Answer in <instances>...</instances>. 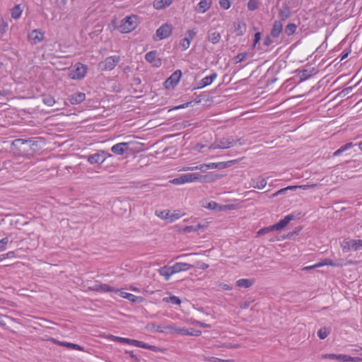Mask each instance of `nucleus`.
<instances>
[{"label": "nucleus", "mask_w": 362, "mask_h": 362, "mask_svg": "<svg viewBox=\"0 0 362 362\" xmlns=\"http://www.w3.org/2000/svg\"><path fill=\"white\" fill-rule=\"evenodd\" d=\"M100 153L102 157L103 158L104 162L107 158L112 157V154L105 151H100Z\"/></svg>", "instance_id": "nucleus-58"}, {"label": "nucleus", "mask_w": 362, "mask_h": 362, "mask_svg": "<svg viewBox=\"0 0 362 362\" xmlns=\"http://www.w3.org/2000/svg\"><path fill=\"white\" fill-rule=\"evenodd\" d=\"M171 267L173 268V272H174V274H177L181 272H185L189 270V269L193 267V265L187 263L176 262Z\"/></svg>", "instance_id": "nucleus-16"}, {"label": "nucleus", "mask_w": 362, "mask_h": 362, "mask_svg": "<svg viewBox=\"0 0 362 362\" xmlns=\"http://www.w3.org/2000/svg\"><path fill=\"white\" fill-rule=\"evenodd\" d=\"M291 16V11L288 6H283L279 13V16L281 21H286Z\"/></svg>", "instance_id": "nucleus-31"}, {"label": "nucleus", "mask_w": 362, "mask_h": 362, "mask_svg": "<svg viewBox=\"0 0 362 362\" xmlns=\"http://www.w3.org/2000/svg\"><path fill=\"white\" fill-rule=\"evenodd\" d=\"M91 288H92V290L98 291V292L115 291V289L107 284H95Z\"/></svg>", "instance_id": "nucleus-26"}, {"label": "nucleus", "mask_w": 362, "mask_h": 362, "mask_svg": "<svg viewBox=\"0 0 362 362\" xmlns=\"http://www.w3.org/2000/svg\"><path fill=\"white\" fill-rule=\"evenodd\" d=\"M197 267L201 269H206L209 267V265L203 262H197Z\"/></svg>", "instance_id": "nucleus-56"}, {"label": "nucleus", "mask_w": 362, "mask_h": 362, "mask_svg": "<svg viewBox=\"0 0 362 362\" xmlns=\"http://www.w3.org/2000/svg\"><path fill=\"white\" fill-rule=\"evenodd\" d=\"M145 59L153 64L154 67H160L162 64L161 59L158 57L156 50H153L147 52L145 55Z\"/></svg>", "instance_id": "nucleus-7"}, {"label": "nucleus", "mask_w": 362, "mask_h": 362, "mask_svg": "<svg viewBox=\"0 0 362 362\" xmlns=\"http://www.w3.org/2000/svg\"><path fill=\"white\" fill-rule=\"evenodd\" d=\"M361 360L359 357H351L347 355H345L344 362H358Z\"/></svg>", "instance_id": "nucleus-53"}, {"label": "nucleus", "mask_w": 362, "mask_h": 362, "mask_svg": "<svg viewBox=\"0 0 362 362\" xmlns=\"http://www.w3.org/2000/svg\"><path fill=\"white\" fill-rule=\"evenodd\" d=\"M352 250L356 251L362 249V240H351Z\"/></svg>", "instance_id": "nucleus-43"}, {"label": "nucleus", "mask_w": 362, "mask_h": 362, "mask_svg": "<svg viewBox=\"0 0 362 362\" xmlns=\"http://www.w3.org/2000/svg\"><path fill=\"white\" fill-rule=\"evenodd\" d=\"M300 81H305L312 76V71L304 69L300 71Z\"/></svg>", "instance_id": "nucleus-42"}, {"label": "nucleus", "mask_w": 362, "mask_h": 362, "mask_svg": "<svg viewBox=\"0 0 362 362\" xmlns=\"http://www.w3.org/2000/svg\"><path fill=\"white\" fill-rule=\"evenodd\" d=\"M86 100V94L81 92L74 93L69 97V101L72 105H78Z\"/></svg>", "instance_id": "nucleus-19"}, {"label": "nucleus", "mask_w": 362, "mask_h": 362, "mask_svg": "<svg viewBox=\"0 0 362 362\" xmlns=\"http://www.w3.org/2000/svg\"><path fill=\"white\" fill-rule=\"evenodd\" d=\"M191 42L187 38L184 37L182 40L180 42V46L182 48V50H186L189 47Z\"/></svg>", "instance_id": "nucleus-45"}, {"label": "nucleus", "mask_w": 362, "mask_h": 362, "mask_svg": "<svg viewBox=\"0 0 362 362\" xmlns=\"http://www.w3.org/2000/svg\"><path fill=\"white\" fill-rule=\"evenodd\" d=\"M274 230V228L272 227V226H270L269 227H265V228H261L258 232H257V234L259 235H264V234H266L270 231H272Z\"/></svg>", "instance_id": "nucleus-50"}, {"label": "nucleus", "mask_w": 362, "mask_h": 362, "mask_svg": "<svg viewBox=\"0 0 362 362\" xmlns=\"http://www.w3.org/2000/svg\"><path fill=\"white\" fill-rule=\"evenodd\" d=\"M163 300L166 303H170L175 304V305H180L181 303L180 299L175 296L165 297L163 298Z\"/></svg>", "instance_id": "nucleus-38"}, {"label": "nucleus", "mask_w": 362, "mask_h": 362, "mask_svg": "<svg viewBox=\"0 0 362 362\" xmlns=\"http://www.w3.org/2000/svg\"><path fill=\"white\" fill-rule=\"evenodd\" d=\"M352 242L351 240L344 241V243L341 245L342 250L344 252H347L348 250H352Z\"/></svg>", "instance_id": "nucleus-46"}, {"label": "nucleus", "mask_w": 362, "mask_h": 362, "mask_svg": "<svg viewBox=\"0 0 362 362\" xmlns=\"http://www.w3.org/2000/svg\"><path fill=\"white\" fill-rule=\"evenodd\" d=\"M323 358H324L332 359V360H337V361H339L340 362H344L345 355L344 354H329L324 355Z\"/></svg>", "instance_id": "nucleus-32"}, {"label": "nucleus", "mask_w": 362, "mask_h": 362, "mask_svg": "<svg viewBox=\"0 0 362 362\" xmlns=\"http://www.w3.org/2000/svg\"><path fill=\"white\" fill-rule=\"evenodd\" d=\"M87 71L86 66L82 64H77L70 74V77L73 79L83 78Z\"/></svg>", "instance_id": "nucleus-6"}, {"label": "nucleus", "mask_w": 362, "mask_h": 362, "mask_svg": "<svg viewBox=\"0 0 362 362\" xmlns=\"http://www.w3.org/2000/svg\"><path fill=\"white\" fill-rule=\"evenodd\" d=\"M294 218L293 214H288L283 219H281L278 223L272 225L274 230H281L284 228L289 222Z\"/></svg>", "instance_id": "nucleus-12"}, {"label": "nucleus", "mask_w": 362, "mask_h": 362, "mask_svg": "<svg viewBox=\"0 0 362 362\" xmlns=\"http://www.w3.org/2000/svg\"><path fill=\"white\" fill-rule=\"evenodd\" d=\"M254 281L248 279H240L236 281V286L240 288H247L252 286Z\"/></svg>", "instance_id": "nucleus-28"}, {"label": "nucleus", "mask_w": 362, "mask_h": 362, "mask_svg": "<svg viewBox=\"0 0 362 362\" xmlns=\"http://www.w3.org/2000/svg\"><path fill=\"white\" fill-rule=\"evenodd\" d=\"M202 334V332L200 330H196L192 328V334L191 336L199 337Z\"/></svg>", "instance_id": "nucleus-62"}, {"label": "nucleus", "mask_w": 362, "mask_h": 362, "mask_svg": "<svg viewBox=\"0 0 362 362\" xmlns=\"http://www.w3.org/2000/svg\"><path fill=\"white\" fill-rule=\"evenodd\" d=\"M313 185H300V186L295 185V186L286 187V191L287 190H296L297 188H301V189H306L308 187H313Z\"/></svg>", "instance_id": "nucleus-51"}, {"label": "nucleus", "mask_w": 362, "mask_h": 362, "mask_svg": "<svg viewBox=\"0 0 362 362\" xmlns=\"http://www.w3.org/2000/svg\"><path fill=\"white\" fill-rule=\"evenodd\" d=\"M196 35H197V30L195 29L188 30L185 33V37L187 38L189 40V42H191V41L194 38Z\"/></svg>", "instance_id": "nucleus-44"}, {"label": "nucleus", "mask_w": 362, "mask_h": 362, "mask_svg": "<svg viewBox=\"0 0 362 362\" xmlns=\"http://www.w3.org/2000/svg\"><path fill=\"white\" fill-rule=\"evenodd\" d=\"M185 216V213L182 212L180 210H169V223H173L175 221L180 218L181 217Z\"/></svg>", "instance_id": "nucleus-25"}, {"label": "nucleus", "mask_w": 362, "mask_h": 362, "mask_svg": "<svg viewBox=\"0 0 362 362\" xmlns=\"http://www.w3.org/2000/svg\"><path fill=\"white\" fill-rule=\"evenodd\" d=\"M201 225L200 224H198L197 226H185V228H183L182 229V231L185 233H192V232H196L200 228H201Z\"/></svg>", "instance_id": "nucleus-39"}, {"label": "nucleus", "mask_w": 362, "mask_h": 362, "mask_svg": "<svg viewBox=\"0 0 362 362\" xmlns=\"http://www.w3.org/2000/svg\"><path fill=\"white\" fill-rule=\"evenodd\" d=\"M218 177V175H214L212 174L202 175L199 173H187L174 178L170 182L174 185H179L194 182H209L216 180Z\"/></svg>", "instance_id": "nucleus-1"}, {"label": "nucleus", "mask_w": 362, "mask_h": 362, "mask_svg": "<svg viewBox=\"0 0 362 362\" xmlns=\"http://www.w3.org/2000/svg\"><path fill=\"white\" fill-rule=\"evenodd\" d=\"M166 328L168 329L169 332H170V333L175 332V333L180 334L182 335H188V336H191V334H192V328L188 329L186 327H179L175 326V325H168V326H167Z\"/></svg>", "instance_id": "nucleus-14"}, {"label": "nucleus", "mask_w": 362, "mask_h": 362, "mask_svg": "<svg viewBox=\"0 0 362 362\" xmlns=\"http://www.w3.org/2000/svg\"><path fill=\"white\" fill-rule=\"evenodd\" d=\"M260 39H261V33H256L255 34L254 46H255L256 44L259 42Z\"/></svg>", "instance_id": "nucleus-60"}, {"label": "nucleus", "mask_w": 362, "mask_h": 362, "mask_svg": "<svg viewBox=\"0 0 362 362\" xmlns=\"http://www.w3.org/2000/svg\"><path fill=\"white\" fill-rule=\"evenodd\" d=\"M119 61L120 57L119 56H110L100 62L98 64V68L101 71H111L117 66Z\"/></svg>", "instance_id": "nucleus-4"}, {"label": "nucleus", "mask_w": 362, "mask_h": 362, "mask_svg": "<svg viewBox=\"0 0 362 362\" xmlns=\"http://www.w3.org/2000/svg\"><path fill=\"white\" fill-rule=\"evenodd\" d=\"M325 266V265H329L332 267H341L342 264L336 262H334L333 260L330 259H323Z\"/></svg>", "instance_id": "nucleus-47"}, {"label": "nucleus", "mask_w": 362, "mask_h": 362, "mask_svg": "<svg viewBox=\"0 0 362 362\" xmlns=\"http://www.w3.org/2000/svg\"><path fill=\"white\" fill-rule=\"evenodd\" d=\"M267 180L262 177H258L252 179L251 181V186L254 188L259 189H263L267 185Z\"/></svg>", "instance_id": "nucleus-22"}, {"label": "nucleus", "mask_w": 362, "mask_h": 362, "mask_svg": "<svg viewBox=\"0 0 362 362\" xmlns=\"http://www.w3.org/2000/svg\"><path fill=\"white\" fill-rule=\"evenodd\" d=\"M297 26L294 23H288L285 28V33L288 36H291L295 33Z\"/></svg>", "instance_id": "nucleus-35"}, {"label": "nucleus", "mask_w": 362, "mask_h": 362, "mask_svg": "<svg viewBox=\"0 0 362 362\" xmlns=\"http://www.w3.org/2000/svg\"><path fill=\"white\" fill-rule=\"evenodd\" d=\"M208 169V165L207 164H202V165H199V170L202 171V172H205Z\"/></svg>", "instance_id": "nucleus-63"}, {"label": "nucleus", "mask_w": 362, "mask_h": 362, "mask_svg": "<svg viewBox=\"0 0 362 362\" xmlns=\"http://www.w3.org/2000/svg\"><path fill=\"white\" fill-rule=\"evenodd\" d=\"M205 207L208 209L216 210L219 211L233 209V206L231 205H219L214 201L209 202L207 205L205 206Z\"/></svg>", "instance_id": "nucleus-17"}, {"label": "nucleus", "mask_w": 362, "mask_h": 362, "mask_svg": "<svg viewBox=\"0 0 362 362\" xmlns=\"http://www.w3.org/2000/svg\"><path fill=\"white\" fill-rule=\"evenodd\" d=\"M217 74L216 72L212 73L210 76H207L203 78L199 82V88H204L212 83V82L216 78Z\"/></svg>", "instance_id": "nucleus-23"}, {"label": "nucleus", "mask_w": 362, "mask_h": 362, "mask_svg": "<svg viewBox=\"0 0 362 362\" xmlns=\"http://www.w3.org/2000/svg\"><path fill=\"white\" fill-rule=\"evenodd\" d=\"M207 39L209 42H211L213 44H216L219 42L221 39V35L219 33L214 31V32H209L207 35Z\"/></svg>", "instance_id": "nucleus-29"}, {"label": "nucleus", "mask_w": 362, "mask_h": 362, "mask_svg": "<svg viewBox=\"0 0 362 362\" xmlns=\"http://www.w3.org/2000/svg\"><path fill=\"white\" fill-rule=\"evenodd\" d=\"M115 292L118 293L121 297L127 299L132 303H141L144 300L142 297L136 296L132 293H127L123 290L116 289L115 290Z\"/></svg>", "instance_id": "nucleus-10"}, {"label": "nucleus", "mask_w": 362, "mask_h": 362, "mask_svg": "<svg viewBox=\"0 0 362 362\" xmlns=\"http://www.w3.org/2000/svg\"><path fill=\"white\" fill-rule=\"evenodd\" d=\"M211 5V0H201L197 5L195 10L200 13H204L209 9Z\"/></svg>", "instance_id": "nucleus-20"}, {"label": "nucleus", "mask_w": 362, "mask_h": 362, "mask_svg": "<svg viewBox=\"0 0 362 362\" xmlns=\"http://www.w3.org/2000/svg\"><path fill=\"white\" fill-rule=\"evenodd\" d=\"M9 240L7 237L0 240V252L4 251L6 249V245L8 243Z\"/></svg>", "instance_id": "nucleus-48"}, {"label": "nucleus", "mask_w": 362, "mask_h": 362, "mask_svg": "<svg viewBox=\"0 0 362 362\" xmlns=\"http://www.w3.org/2000/svg\"><path fill=\"white\" fill-rule=\"evenodd\" d=\"M260 4V0H249L247 2V8L250 11L256 10Z\"/></svg>", "instance_id": "nucleus-37"}, {"label": "nucleus", "mask_w": 362, "mask_h": 362, "mask_svg": "<svg viewBox=\"0 0 362 362\" xmlns=\"http://www.w3.org/2000/svg\"><path fill=\"white\" fill-rule=\"evenodd\" d=\"M246 57H247L246 52H242V53L238 54L235 58V63H240V62H243V60H245Z\"/></svg>", "instance_id": "nucleus-49"}, {"label": "nucleus", "mask_w": 362, "mask_h": 362, "mask_svg": "<svg viewBox=\"0 0 362 362\" xmlns=\"http://www.w3.org/2000/svg\"><path fill=\"white\" fill-rule=\"evenodd\" d=\"M125 353L128 354L132 358L138 361L137 356L134 354L132 351H126Z\"/></svg>", "instance_id": "nucleus-61"}, {"label": "nucleus", "mask_w": 362, "mask_h": 362, "mask_svg": "<svg viewBox=\"0 0 362 362\" xmlns=\"http://www.w3.org/2000/svg\"><path fill=\"white\" fill-rule=\"evenodd\" d=\"M23 8L20 4L16 5L11 11V17L14 19H18L22 14Z\"/></svg>", "instance_id": "nucleus-30"}, {"label": "nucleus", "mask_w": 362, "mask_h": 362, "mask_svg": "<svg viewBox=\"0 0 362 362\" xmlns=\"http://www.w3.org/2000/svg\"><path fill=\"white\" fill-rule=\"evenodd\" d=\"M209 362H233V361L224 360V359H221V358H218L216 357H211L209 359Z\"/></svg>", "instance_id": "nucleus-54"}, {"label": "nucleus", "mask_w": 362, "mask_h": 362, "mask_svg": "<svg viewBox=\"0 0 362 362\" xmlns=\"http://www.w3.org/2000/svg\"><path fill=\"white\" fill-rule=\"evenodd\" d=\"M42 102L46 105H47L49 107H52L54 105L55 100L52 96H51L49 95H42Z\"/></svg>", "instance_id": "nucleus-34"}, {"label": "nucleus", "mask_w": 362, "mask_h": 362, "mask_svg": "<svg viewBox=\"0 0 362 362\" xmlns=\"http://www.w3.org/2000/svg\"><path fill=\"white\" fill-rule=\"evenodd\" d=\"M158 272L160 276L164 277L165 281H168L170 279V276L173 274H175L174 272H173V268L171 266H164L160 267L158 269Z\"/></svg>", "instance_id": "nucleus-21"}, {"label": "nucleus", "mask_w": 362, "mask_h": 362, "mask_svg": "<svg viewBox=\"0 0 362 362\" xmlns=\"http://www.w3.org/2000/svg\"><path fill=\"white\" fill-rule=\"evenodd\" d=\"M8 23L4 20L3 17H1L0 20V33L2 35L5 34L8 31Z\"/></svg>", "instance_id": "nucleus-40"}, {"label": "nucleus", "mask_w": 362, "mask_h": 362, "mask_svg": "<svg viewBox=\"0 0 362 362\" xmlns=\"http://www.w3.org/2000/svg\"><path fill=\"white\" fill-rule=\"evenodd\" d=\"M250 301H247V300L240 303V308L242 309H247L250 307Z\"/></svg>", "instance_id": "nucleus-59"}, {"label": "nucleus", "mask_w": 362, "mask_h": 362, "mask_svg": "<svg viewBox=\"0 0 362 362\" xmlns=\"http://www.w3.org/2000/svg\"><path fill=\"white\" fill-rule=\"evenodd\" d=\"M173 0H155L153 6L156 9H163L170 6Z\"/></svg>", "instance_id": "nucleus-27"}, {"label": "nucleus", "mask_w": 362, "mask_h": 362, "mask_svg": "<svg viewBox=\"0 0 362 362\" xmlns=\"http://www.w3.org/2000/svg\"><path fill=\"white\" fill-rule=\"evenodd\" d=\"M182 76V72L180 70L175 71L165 81V86L167 88L175 86Z\"/></svg>", "instance_id": "nucleus-9"}, {"label": "nucleus", "mask_w": 362, "mask_h": 362, "mask_svg": "<svg viewBox=\"0 0 362 362\" xmlns=\"http://www.w3.org/2000/svg\"><path fill=\"white\" fill-rule=\"evenodd\" d=\"M28 37L34 44H37L43 40L44 33L39 30H33L29 34Z\"/></svg>", "instance_id": "nucleus-18"}, {"label": "nucleus", "mask_w": 362, "mask_h": 362, "mask_svg": "<svg viewBox=\"0 0 362 362\" xmlns=\"http://www.w3.org/2000/svg\"><path fill=\"white\" fill-rule=\"evenodd\" d=\"M110 337L114 341H118V342L123 343V344H127L132 345V346H134L136 347H141V348L149 349L151 351H156L157 349L155 346L148 345V344H146L143 341L135 340V339L124 338V337H116V336H113V335H111Z\"/></svg>", "instance_id": "nucleus-2"}, {"label": "nucleus", "mask_w": 362, "mask_h": 362, "mask_svg": "<svg viewBox=\"0 0 362 362\" xmlns=\"http://www.w3.org/2000/svg\"><path fill=\"white\" fill-rule=\"evenodd\" d=\"M219 4L221 7L224 9H228L230 7V3L229 0H220Z\"/></svg>", "instance_id": "nucleus-52"}, {"label": "nucleus", "mask_w": 362, "mask_h": 362, "mask_svg": "<svg viewBox=\"0 0 362 362\" xmlns=\"http://www.w3.org/2000/svg\"><path fill=\"white\" fill-rule=\"evenodd\" d=\"M283 30V24L280 21H275L271 30L270 35L273 38H277Z\"/></svg>", "instance_id": "nucleus-15"}, {"label": "nucleus", "mask_w": 362, "mask_h": 362, "mask_svg": "<svg viewBox=\"0 0 362 362\" xmlns=\"http://www.w3.org/2000/svg\"><path fill=\"white\" fill-rule=\"evenodd\" d=\"M88 162L91 165H100L104 163L103 158L101 156L100 151L93 154L88 155L87 157Z\"/></svg>", "instance_id": "nucleus-13"}, {"label": "nucleus", "mask_w": 362, "mask_h": 362, "mask_svg": "<svg viewBox=\"0 0 362 362\" xmlns=\"http://www.w3.org/2000/svg\"><path fill=\"white\" fill-rule=\"evenodd\" d=\"M353 143L349 142L346 144L345 145L341 146L339 149H337L336 151L334 152L333 156H340L343 152L347 151L348 149L351 148L353 146Z\"/></svg>", "instance_id": "nucleus-33"}, {"label": "nucleus", "mask_w": 362, "mask_h": 362, "mask_svg": "<svg viewBox=\"0 0 362 362\" xmlns=\"http://www.w3.org/2000/svg\"><path fill=\"white\" fill-rule=\"evenodd\" d=\"M194 324L197 326H199L200 327H203V328H209L211 327V325H209V324H206L204 322H200V321H195L194 322Z\"/></svg>", "instance_id": "nucleus-55"}, {"label": "nucleus", "mask_w": 362, "mask_h": 362, "mask_svg": "<svg viewBox=\"0 0 362 362\" xmlns=\"http://www.w3.org/2000/svg\"><path fill=\"white\" fill-rule=\"evenodd\" d=\"M129 150V143L122 142L113 145L111 147V151L119 156L123 155L125 152Z\"/></svg>", "instance_id": "nucleus-11"}, {"label": "nucleus", "mask_w": 362, "mask_h": 362, "mask_svg": "<svg viewBox=\"0 0 362 362\" xmlns=\"http://www.w3.org/2000/svg\"><path fill=\"white\" fill-rule=\"evenodd\" d=\"M54 343L59 346H65L69 349H76L78 351H83V347L76 344H73L66 341H59L57 340H54Z\"/></svg>", "instance_id": "nucleus-24"}, {"label": "nucleus", "mask_w": 362, "mask_h": 362, "mask_svg": "<svg viewBox=\"0 0 362 362\" xmlns=\"http://www.w3.org/2000/svg\"><path fill=\"white\" fill-rule=\"evenodd\" d=\"M272 43V41L271 40V38L269 37H267L265 39H264V44L267 46H269Z\"/></svg>", "instance_id": "nucleus-64"}, {"label": "nucleus", "mask_w": 362, "mask_h": 362, "mask_svg": "<svg viewBox=\"0 0 362 362\" xmlns=\"http://www.w3.org/2000/svg\"><path fill=\"white\" fill-rule=\"evenodd\" d=\"M330 333V329L327 327H322L317 332V336L321 339H325Z\"/></svg>", "instance_id": "nucleus-36"}, {"label": "nucleus", "mask_w": 362, "mask_h": 362, "mask_svg": "<svg viewBox=\"0 0 362 362\" xmlns=\"http://www.w3.org/2000/svg\"><path fill=\"white\" fill-rule=\"evenodd\" d=\"M235 144L236 141L231 138H222L213 143L209 146V149H226L233 146Z\"/></svg>", "instance_id": "nucleus-5"}, {"label": "nucleus", "mask_w": 362, "mask_h": 362, "mask_svg": "<svg viewBox=\"0 0 362 362\" xmlns=\"http://www.w3.org/2000/svg\"><path fill=\"white\" fill-rule=\"evenodd\" d=\"M156 214L158 217L160 218L161 219H164L169 221V210H162V211H156Z\"/></svg>", "instance_id": "nucleus-41"}, {"label": "nucleus", "mask_w": 362, "mask_h": 362, "mask_svg": "<svg viewBox=\"0 0 362 362\" xmlns=\"http://www.w3.org/2000/svg\"><path fill=\"white\" fill-rule=\"evenodd\" d=\"M172 33V25L168 23L162 25L156 30V35L160 40L168 37Z\"/></svg>", "instance_id": "nucleus-8"}, {"label": "nucleus", "mask_w": 362, "mask_h": 362, "mask_svg": "<svg viewBox=\"0 0 362 362\" xmlns=\"http://www.w3.org/2000/svg\"><path fill=\"white\" fill-rule=\"evenodd\" d=\"M137 18L135 16H128L124 18L119 30L122 33H128L134 30L137 27Z\"/></svg>", "instance_id": "nucleus-3"}, {"label": "nucleus", "mask_w": 362, "mask_h": 362, "mask_svg": "<svg viewBox=\"0 0 362 362\" xmlns=\"http://www.w3.org/2000/svg\"><path fill=\"white\" fill-rule=\"evenodd\" d=\"M286 192V187L285 188H283V189H281L279 190H278L277 192H276L275 193H274L271 197L274 198V197H276L279 195H281V194H284L285 192Z\"/></svg>", "instance_id": "nucleus-57"}]
</instances>
